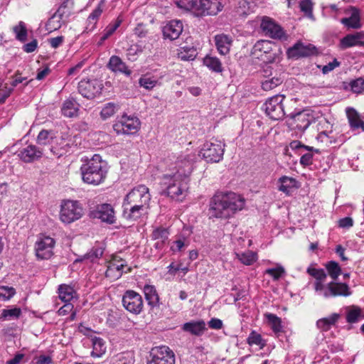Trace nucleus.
Wrapping results in <instances>:
<instances>
[{
	"mask_svg": "<svg viewBox=\"0 0 364 364\" xmlns=\"http://www.w3.org/2000/svg\"><path fill=\"white\" fill-rule=\"evenodd\" d=\"M16 291L13 287L0 286V300L7 301L14 296Z\"/></svg>",
	"mask_w": 364,
	"mask_h": 364,
	"instance_id": "nucleus-53",
	"label": "nucleus"
},
{
	"mask_svg": "<svg viewBox=\"0 0 364 364\" xmlns=\"http://www.w3.org/2000/svg\"><path fill=\"white\" fill-rule=\"evenodd\" d=\"M209 327L213 329H220L223 327V321L216 318H211L208 322Z\"/></svg>",
	"mask_w": 364,
	"mask_h": 364,
	"instance_id": "nucleus-64",
	"label": "nucleus"
},
{
	"mask_svg": "<svg viewBox=\"0 0 364 364\" xmlns=\"http://www.w3.org/2000/svg\"><path fill=\"white\" fill-rule=\"evenodd\" d=\"M265 317L267 318L271 328L275 333L282 331V325L280 318L273 314H266Z\"/></svg>",
	"mask_w": 364,
	"mask_h": 364,
	"instance_id": "nucleus-42",
	"label": "nucleus"
},
{
	"mask_svg": "<svg viewBox=\"0 0 364 364\" xmlns=\"http://www.w3.org/2000/svg\"><path fill=\"white\" fill-rule=\"evenodd\" d=\"M105 6V1L101 0L98 4L97 6L92 11L87 18L89 24H92L93 26L96 24L99 17L101 16Z\"/></svg>",
	"mask_w": 364,
	"mask_h": 364,
	"instance_id": "nucleus-44",
	"label": "nucleus"
},
{
	"mask_svg": "<svg viewBox=\"0 0 364 364\" xmlns=\"http://www.w3.org/2000/svg\"><path fill=\"white\" fill-rule=\"evenodd\" d=\"M117 110L118 106L114 103L109 102L102 109L100 115L103 119H107L113 116Z\"/></svg>",
	"mask_w": 364,
	"mask_h": 364,
	"instance_id": "nucleus-45",
	"label": "nucleus"
},
{
	"mask_svg": "<svg viewBox=\"0 0 364 364\" xmlns=\"http://www.w3.org/2000/svg\"><path fill=\"white\" fill-rule=\"evenodd\" d=\"M195 160L196 156L191 153L180 156L176 164V171L173 173L188 180Z\"/></svg>",
	"mask_w": 364,
	"mask_h": 364,
	"instance_id": "nucleus-19",
	"label": "nucleus"
},
{
	"mask_svg": "<svg viewBox=\"0 0 364 364\" xmlns=\"http://www.w3.org/2000/svg\"><path fill=\"white\" fill-rule=\"evenodd\" d=\"M62 114L66 117H74L77 115L78 107L75 102L66 100L61 108Z\"/></svg>",
	"mask_w": 364,
	"mask_h": 364,
	"instance_id": "nucleus-38",
	"label": "nucleus"
},
{
	"mask_svg": "<svg viewBox=\"0 0 364 364\" xmlns=\"http://www.w3.org/2000/svg\"><path fill=\"white\" fill-rule=\"evenodd\" d=\"M151 196L144 185L132 188L125 196L123 203V216L129 220H136L148 214Z\"/></svg>",
	"mask_w": 364,
	"mask_h": 364,
	"instance_id": "nucleus-1",
	"label": "nucleus"
},
{
	"mask_svg": "<svg viewBox=\"0 0 364 364\" xmlns=\"http://www.w3.org/2000/svg\"><path fill=\"white\" fill-rule=\"evenodd\" d=\"M94 217L100 219L103 222L112 224L115 222L114 211L109 204H101L97 207L94 212Z\"/></svg>",
	"mask_w": 364,
	"mask_h": 364,
	"instance_id": "nucleus-24",
	"label": "nucleus"
},
{
	"mask_svg": "<svg viewBox=\"0 0 364 364\" xmlns=\"http://www.w3.org/2000/svg\"><path fill=\"white\" fill-rule=\"evenodd\" d=\"M178 271H181L183 274H186L189 271V269L188 267H182L181 264H175L173 262L168 266V273L171 275H176Z\"/></svg>",
	"mask_w": 364,
	"mask_h": 364,
	"instance_id": "nucleus-58",
	"label": "nucleus"
},
{
	"mask_svg": "<svg viewBox=\"0 0 364 364\" xmlns=\"http://www.w3.org/2000/svg\"><path fill=\"white\" fill-rule=\"evenodd\" d=\"M340 65V63L336 60L334 59L332 62L328 63L327 65L323 66L322 68V72L323 74H326L333 70H334L336 68L338 67Z\"/></svg>",
	"mask_w": 364,
	"mask_h": 364,
	"instance_id": "nucleus-61",
	"label": "nucleus"
},
{
	"mask_svg": "<svg viewBox=\"0 0 364 364\" xmlns=\"http://www.w3.org/2000/svg\"><path fill=\"white\" fill-rule=\"evenodd\" d=\"M80 171L84 183L98 186L107 178L108 165L100 154H94L81 166Z\"/></svg>",
	"mask_w": 364,
	"mask_h": 364,
	"instance_id": "nucleus-4",
	"label": "nucleus"
},
{
	"mask_svg": "<svg viewBox=\"0 0 364 364\" xmlns=\"http://www.w3.org/2000/svg\"><path fill=\"white\" fill-rule=\"evenodd\" d=\"M326 269L329 276L333 279L336 280L338 276L341 274V269L338 264L336 262L331 261L329 262L326 265Z\"/></svg>",
	"mask_w": 364,
	"mask_h": 364,
	"instance_id": "nucleus-47",
	"label": "nucleus"
},
{
	"mask_svg": "<svg viewBox=\"0 0 364 364\" xmlns=\"http://www.w3.org/2000/svg\"><path fill=\"white\" fill-rule=\"evenodd\" d=\"M214 41L218 53L222 55H226L230 53L232 43L231 36L220 33L217 34L214 37Z\"/></svg>",
	"mask_w": 364,
	"mask_h": 364,
	"instance_id": "nucleus-26",
	"label": "nucleus"
},
{
	"mask_svg": "<svg viewBox=\"0 0 364 364\" xmlns=\"http://www.w3.org/2000/svg\"><path fill=\"white\" fill-rule=\"evenodd\" d=\"M92 351L91 355L95 358H100L106 352L105 342L101 338L94 337L92 338Z\"/></svg>",
	"mask_w": 364,
	"mask_h": 364,
	"instance_id": "nucleus-36",
	"label": "nucleus"
},
{
	"mask_svg": "<svg viewBox=\"0 0 364 364\" xmlns=\"http://www.w3.org/2000/svg\"><path fill=\"white\" fill-rule=\"evenodd\" d=\"M14 32L16 38L20 41H25L27 37V30L23 22L20 21L18 25L14 27Z\"/></svg>",
	"mask_w": 364,
	"mask_h": 364,
	"instance_id": "nucleus-49",
	"label": "nucleus"
},
{
	"mask_svg": "<svg viewBox=\"0 0 364 364\" xmlns=\"http://www.w3.org/2000/svg\"><path fill=\"white\" fill-rule=\"evenodd\" d=\"M354 46H364V32H356L348 34L340 41L341 49H346Z\"/></svg>",
	"mask_w": 364,
	"mask_h": 364,
	"instance_id": "nucleus-22",
	"label": "nucleus"
},
{
	"mask_svg": "<svg viewBox=\"0 0 364 364\" xmlns=\"http://www.w3.org/2000/svg\"><path fill=\"white\" fill-rule=\"evenodd\" d=\"M316 49L313 45L298 42L287 50V55L289 58L297 59L310 56L316 53Z\"/></svg>",
	"mask_w": 364,
	"mask_h": 364,
	"instance_id": "nucleus-21",
	"label": "nucleus"
},
{
	"mask_svg": "<svg viewBox=\"0 0 364 364\" xmlns=\"http://www.w3.org/2000/svg\"><path fill=\"white\" fill-rule=\"evenodd\" d=\"M247 342L250 346H257L260 349H262L266 346L265 341L262 338V336L256 332L252 331L247 338Z\"/></svg>",
	"mask_w": 364,
	"mask_h": 364,
	"instance_id": "nucleus-43",
	"label": "nucleus"
},
{
	"mask_svg": "<svg viewBox=\"0 0 364 364\" xmlns=\"http://www.w3.org/2000/svg\"><path fill=\"white\" fill-rule=\"evenodd\" d=\"M58 294L60 299L65 303H70L72 299L77 297V293L74 287L65 284L59 285Z\"/></svg>",
	"mask_w": 364,
	"mask_h": 364,
	"instance_id": "nucleus-31",
	"label": "nucleus"
},
{
	"mask_svg": "<svg viewBox=\"0 0 364 364\" xmlns=\"http://www.w3.org/2000/svg\"><path fill=\"white\" fill-rule=\"evenodd\" d=\"M146 364H175V355L168 347H155L151 350Z\"/></svg>",
	"mask_w": 364,
	"mask_h": 364,
	"instance_id": "nucleus-12",
	"label": "nucleus"
},
{
	"mask_svg": "<svg viewBox=\"0 0 364 364\" xmlns=\"http://www.w3.org/2000/svg\"><path fill=\"white\" fill-rule=\"evenodd\" d=\"M122 22V19L120 18V16H119L114 23L108 25L105 29L101 41H104L106 39H107L111 35H112L114 33V31L117 29V28L120 26Z\"/></svg>",
	"mask_w": 364,
	"mask_h": 364,
	"instance_id": "nucleus-46",
	"label": "nucleus"
},
{
	"mask_svg": "<svg viewBox=\"0 0 364 364\" xmlns=\"http://www.w3.org/2000/svg\"><path fill=\"white\" fill-rule=\"evenodd\" d=\"M235 257L244 265L250 266L257 262L258 256L257 252L246 250L245 252H235Z\"/></svg>",
	"mask_w": 364,
	"mask_h": 364,
	"instance_id": "nucleus-33",
	"label": "nucleus"
},
{
	"mask_svg": "<svg viewBox=\"0 0 364 364\" xmlns=\"http://www.w3.org/2000/svg\"><path fill=\"white\" fill-rule=\"evenodd\" d=\"M282 82V78L274 77L267 79L262 82V88L265 91H269L277 87Z\"/></svg>",
	"mask_w": 364,
	"mask_h": 364,
	"instance_id": "nucleus-48",
	"label": "nucleus"
},
{
	"mask_svg": "<svg viewBox=\"0 0 364 364\" xmlns=\"http://www.w3.org/2000/svg\"><path fill=\"white\" fill-rule=\"evenodd\" d=\"M144 293L149 305L154 306L158 304L159 296L154 286L145 285L144 287Z\"/></svg>",
	"mask_w": 364,
	"mask_h": 364,
	"instance_id": "nucleus-40",
	"label": "nucleus"
},
{
	"mask_svg": "<svg viewBox=\"0 0 364 364\" xmlns=\"http://www.w3.org/2000/svg\"><path fill=\"white\" fill-rule=\"evenodd\" d=\"M13 89L9 87L7 84L0 82V104L4 103L7 97L12 92Z\"/></svg>",
	"mask_w": 364,
	"mask_h": 364,
	"instance_id": "nucleus-55",
	"label": "nucleus"
},
{
	"mask_svg": "<svg viewBox=\"0 0 364 364\" xmlns=\"http://www.w3.org/2000/svg\"><path fill=\"white\" fill-rule=\"evenodd\" d=\"M265 273L270 275L274 280H277L285 273V270L282 266H278L276 268L266 269Z\"/></svg>",
	"mask_w": 364,
	"mask_h": 364,
	"instance_id": "nucleus-56",
	"label": "nucleus"
},
{
	"mask_svg": "<svg viewBox=\"0 0 364 364\" xmlns=\"http://www.w3.org/2000/svg\"><path fill=\"white\" fill-rule=\"evenodd\" d=\"M176 5L195 16H215L223 9L220 0H180Z\"/></svg>",
	"mask_w": 364,
	"mask_h": 364,
	"instance_id": "nucleus-5",
	"label": "nucleus"
},
{
	"mask_svg": "<svg viewBox=\"0 0 364 364\" xmlns=\"http://www.w3.org/2000/svg\"><path fill=\"white\" fill-rule=\"evenodd\" d=\"M73 2L71 0L63 1L56 12L48 19L46 29L48 32H53L59 29L65 20L70 16L72 13Z\"/></svg>",
	"mask_w": 364,
	"mask_h": 364,
	"instance_id": "nucleus-10",
	"label": "nucleus"
},
{
	"mask_svg": "<svg viewBox=\"0 0 364 364\" xmlns=\"http://www.w3.org/2000/svg\"><path fill=\"white\" fill-rule=\"evenodd\" d=\"M260 28L264 35L271 38L279 41H286L288 38L282 26L269 17L264 16L262 18Z\"/></svg>",
	"mask_w": 364,
	"mask_h": 364,
	"instance_id": "nucleus-13",
	"label": "nucleus"
},
{
	"mask_svg": "<svg viewBox=\"0 0 364 364\" xmlns=\"http://www.w3.org/2000/svg\"><path fill=\"white\" fill-rule=\"evenodd\" d=\"M74 306L70 303H66L62 307H60L58 311V314L59 316H66L73 311Z\"/></svg>",
	"mask_w": 364,
	"mask_h": 364,
	"instance_id": "nucleus-62",
	"label": "nucleus"
},
{
	"mask_svg": "<svg viewBox=\"0 0 364 364\" xmlns=\"http://www.w3.org/2000/svg\"><path fill=\"white\" fill-rule=\"evenodd\" d=\"M346 112L351 129L364 131V122L361 120L359 113L352 107L347 108Z\"/></svg>",
	"mask_w": 364,
	"mask_h": 364,
	"instance_id": "nucleus-30",
	"label": "nucleus"
},
{
	"mask_svg": "<svg viewBox=\"0 0 364 364\" xmlns=\"http://www.w3.org/2000/svg\"><path fill=\"white\" fill-rule=\"evenodd\" d=\"M225 144L217 139L205 142L200 153L207 162L218 163L223 158Z\"/></svg>",
	"mask_w": 364,
	"mask_h": 364,
	"instance_id": "nucleus-9",
	"label": "nucleus"
},
{
	"mask_svg": "<svg viewBox=\"0 0 364 364\" xmlns=\"http://www.w3.org/2000/svg\"><path fill=\"white\" fill-rule=\"evenodd\" d=\"M146 33L147 31L145 28V26L141 23L138 24L137 26L134 28V34L139 38L146 36Z\"/></svg>",
	"mask_w": 364,
	"mask_h": 364,
	"instance_id": "nucleus-63",
	"label": "nucleus"
},
{
	"mask_svg": "<svg viewBox=\"0 0 364 364\" xmlns=\"http://www.w3.org/2000/svg\"><path fill=\"white\" fill-rule=\"evenodd\" d=\"M339 317L340 315L338 314H332L328 317L319 319L317 321L316 325L321 330L326 331L329 330L332 326L336 324Z\"/></svg>",
	"mask_w": 364,
	"mask_h": 364,
	"instance_id": "nucleus-37",
	"label": "nucleus"
},
{
	"mask_svg": "<svg viewBox=\"0 0 364 364\" xmlns=\"http://www.w3.org/2000/svg\"><path fill=\"white\" fill-rule=\"evenodd\" d=\"M129 272H130V268L127 267L126 261L114 256L108 262L105 275L110 280L114 281L119 279L124 273Z\"/></svg>",
	"mask_w": 364,
	"mask_h": 364,
	"instance_id": "nucleus-16",
	"label": "nucleus"
},
{
	"mask_svg": "<svg viewBox=\"0 0 364 364\" xmlns=\"http://www.w3.org/2000/svg\"><path fill=\"white\" fill-rule=\"evenodd\" d=\"M183 31V23L181 21L173 20L166 23L163 28L164 38L171 41L177 39Z\"/></svg>",
	"mask_w": 364,
	"mask_h": 364,
	"instance_id": "nucleus-23",
	"label": "nucleus"
},
{
	"mask_svg": "<svg viewBox=\"0 0 364 364\" xmlns=\"http://www.w3.org/2000/svg\"><path fill=\"white\" fill-rule=\"evenodd\" d=\"M354 222L352 218L346 217L338 221V225L341 228L349 229L353 226Z\"/></svg>",
	"mask_w": 364,
	"mask_h": 364,
	"instance_id": "nucleus-59",
	"label": "nucleus"
},
{
	"mask_svg": "<svg viewBox=\"0 0 364 364\" xmlns=\"http://www.w3.org/2000/svg\"><path fill=\"white\" fill-rule=\"evenodd\" d=\"M55 240L46 235H41L35 243L36 256L39 259H48L53 255Z\"/></svg>",
	"mask_w": 364,
	"mask_h": 364,
	"instance_id": "nucleus-15",
	"label": "nucleus"
},
{
	"mask_svg": "<svg viewBox=\"0 0 364 364\" xmlns=\"http://www.w3.org/2000/svg\"><path fill=\"white\" fill-rule=\"evenodd\" d=\"M141 127L139 119L134 116L123 114L113 124V129L117 135L136 134Z\"/></svg>",
	"mask_w": 364,
	"mask_h": 364,
	"instance_id": "nucleus-11",
	"label": "nucleus"
},
{
	"mask_svg": "<svg viewBox=\"0 0 364 364\" xmlns=\"http://www.w3.org/2000/svg\"><path fill=\"white\" fill-rule=\"evenodd\" d=\"M186 246L185 239H179L173 242L171 250L173 252H177L181 251Z\"/></svg>",
	"mask_w": 364,
	"mask_h": 364,
	"instance_id": "nucleus-60",
	"label": "nucleus"
},
{
	"mask_svg": "<svg viewBox=\"0 0 364 364\" xmlns=\"http://www.w3.org/2000/svg\"><path fill=\"white\" fill-rule=\"evenodd\" d=\"M300 9L305 15L310 18H314L313 15V3L311 0H302L299 4Z\"/></svg>",
	"mask_w": 364,
	"mask_h": 364,
	"instance_id": "nucleus-51",
	"label": "nucleus"
},
{
	"mask_svg": "<svg viewBox=\"0 0 364 364\" xmlns=\"http://www.w3.org/2000/svg\"><path fill=\"white\" fill-rule=\"evenodd\" d=\"M182 329L192 335L200 336L206 330L205 323L203 320L192 321L185 323L182 326Z\"/></svg>",
	"mask_w": 364,
	"mask_h": 364,
	"instance_id": "nucleus-29",
	"label": "nucleus"
},
{
	"mask_svg": "<svg viewBox=\"0 0 364 364\" xmlns=\"http://www.w3.org/2000/svg\"><path fill=\"white\" fill-rule=\"evenodd\" d=\"M42 151L34 145H28L18 154V157L25 163H31L41 158Z\"/></svg>",
	"mask_w": 364,
	"mask_h": 364,
	"instance_id": "nucleus-25",
	"label": "nucleus"
},
{
	"mask_svg": "<svg viewBox=\"0 0 364 364\" xmlns=\"http://www.w3.org/2000/svg\"><path fill=\"white\" fill-rule=\"evenodd\" d=\"M361 316V310L360 308L353 307L350 309L346 316V320L348 323H355L359 320Z\"/></svg>",
	"mask_w": 364,
	"mask_h": 364,
	"instance_id": "nucleus-54",
	"label": "nucleus"
},
{
	"mask_svg": "<svg viewBox=\"0 0 364 364\" xmlns=\"http://www.w3.org/2000/svg\"><path fill=\"white\" fill-rule=\"evenodd\" d=\"M204 65L210 70L215 73H221L223 71V66L220 60L216 58L207 55L203 59Z\"/></svg>",
	"mask_w": 364,
	"mask_h": 364,
	"instance_id": "nucleus-41",
	"label": "nucleus"
},
{
	"mask_svg": "<svg viewBox=\"0 0 364 364\" xmlns=\"http://www.w3.org/2000/svg\"><path fill=\"white\" fill-rule=\"evenodd\" d=\"M83 215L84 210L79 201L70 199L61 200L58 218L62 223L71 224L82 218Z\"/></svg>",
	"mask_w": 364,
	"mask_h": 364,
	"instance_id": "nucleus-7",
	"label": "nucleus"
},
{
	"mask_svg": "<svg viewBox=\"0 0 364 364\" xmlns=\"http://www.w3.org/2000/svg\"><path fill=\"white\" fill-rule=\"evenodd\" d=\"M107 67L109 70L114 73H124L126 75H130L132 72L126 65L125 63L117 55H112L109 58Z\"/></svg>",
	"mask_w": 364,
	"mask_h": 364,
	"instance_id": "nucleus-27",
	"label": "nucleus"
},
{
	"mask_svg": "<svg viewBox=\"0 0 364 364\" xmlns=\"http://www.w3.org/2000/svg\"><path fill=\"white\" fill-rule=\"evenodd\" d=\"M53 138V134L47 130H42L38 135L37 143L40 145L50 144Z\"/></svg>",
	"mask_w": 364,
	"mask_h": 364,
	"instance_id": "nucleus-52",
	"label": "nucleus"
},
{
	"mask_svg": "<svg viewBox=\"0 0 364 364\" xmlns=\"http://www.w3.org/2000/svg\"><path fill=\"white\" fill-rule=\"evenodd\" d=\"M284 96L282 95H274L269 98L264 104L265 113L271 119L279 120L284 116V107L282 102Z\"/></svg>",
	"mask_w": 364,
	"mask_h": 364,
	"instance_id": "nucleus-14",
	"label": "nucleus"
},
{
	"mask_svg": "<svg viewBox=\"0 0 364 364\" xmlns=\"http://www.w3.org/2000/svg\"><path fill=\"white\" fill-rule=\"evenodd\" d=\"M122 304L128 311L134 314H139L144 306L141 296L133 290H128L124 293Z\"/></svg>",
	"mask_w": 364,
	"mask_h": 364,
	"instance_id": "nucleus-17",
	"label": "nucleus"
},
{
	"mask_svg": "<svg viewBox=\"0 0 364 364\" xmlns=\"http://www.w3.org/2000/svg\"><path fill=\"white\" fill-rule=\"evenodd\" d=\"M21 314V309L16 307L10 309H3L1 318L4 319L17 318L20 316Z\"/></svg>",
	"mask_w": 364,
	"mask_h": 364,
	"instance_id": "nucleus-50",
	"label": "nucleus"
},
{
	"mask_svg": "<svg viewBox=\"0 0 364 364\" xmlns=\"http://www.w3.org/2000/svg\"><path fill=\"white\" fill-rule=\"evenodd\" d=\"M168 230L164 228H156L152 232V239L156 240L155 247L161 249L164 247L168 237Z\"/></svg>",
	"mask_w": 364,
	"mask_h": 364,
	"instance_id": "nucleus-34",
	"label": "nucleus"
},
{
	"mask_svg": "<svg viewBox=\"0 0 364 364\" xmlns=\"http://www.w3.org/2000/svg\"><path fill=\"white\" fill-rule=\"evenodd\" d=\"M139 84L144 89L150 90L154 89L159 84V82L154 76L150 74H145L139 79Z\"/></svg>",
	"mask_w": 364,
	"mask_h": 364,
	"instance_id": "nucleus-39",
	"label": "nucleus"
},
{
	"mask_svg": "<svg viewBox=\"0 0 364 364\" xmlns=\"http://www.w3.org/2000/svg\"><path fill=\"white\" fill-rule=\"evenodd\" d=\"M351 90L357 94L364 92V79L358 78L350 83Z\"/></svg>",
	"mask_w": 364,
	"mask_h": 364,
	"instance_id": "nucleus-57",
	"label": "nucleus"
},
{
	"mask_svg": "<svg viewBox=\"0 0 364 364\" xmlns=\"http://www.w3.org/2000/svg\"><path fill=\"white\" fill-rule=\"evenodd\" d=\"M307 272L315 279L314 286L318 295L329 298L351 294L348 285L345 283L331 282L327 284V275L323 269L308 268Z\"/></svg>",
	"mask_w": 364,
	"mask_h": 364,
	"instance_id": "nucleus-3",
	"label": "nucleus"
},
{
	"mask_svg": "<svg viewBox=\"0 0 364 364\" xmlns=\"http://www.w3.org/2000/svg\"><path fill=\"white\" fill-rule=\"evenodd\" d=\"M278 183V190L286 195H289L291 189L298 188V183L296 180L294 178L286 176L279 178Z\"/></svg>",
	"mask_w": 364,
	"mask_h": 364,
	"instance_id": "nucleus-32",
	"label": "nucleus"
},
{
	"mask_svg": "<svg viewBox=\"0 0 364 364\" xmlns=\"http://www.w3.org/2000/svg\"><path fill=\"white\" fill-rule=\"evenodd\" d=\"M245 205V198L239 194L233 192L218 193L210 200L209 215L213 218L227 219L242 210Z\"/></svg>",
	"mask_w": 364,
	"mask_h": 364,
	"instance_id": "nucleus-2",
	"label": "nucleus"
},
{
	"mask_svg": "<svg viewBox=\"0 0 364 364\" xmlns=\"http://www.w3.org/2000/svg\"><path fill=\"white\" fill-rule=\"evenodd\" d=\"M161 185L164 193L176 200H183L189 188L188 180L173 173L164 175Z\"/></svg>",
	"mask_w": 364,
	"mask_h": 364,
	"instance_id": "nucleus-6",
	"label": "nucleus"
},
{
	"mask_svg": "<svg viewBox=\"0 0 364 364\" xmlns=\"http://www.w3.org/2000/svg\"><path fill=\"white\" fill-rule=\"evenodd\" d=\"M197 55L196 49L193 46H185L177 50V56L184 61L193 60Z\"/></svg>",
	"mask_w": 364,
	"mask_h": 364,
	"instance_id": "nucleus-35",
	"label": "nucleus"
},
{
	"mask_svg": "<svg viewBox=\"0 0 364 364\" xmlns=\"http://www.w3.org/2000/svg\"><path fill=\"white\" fill-rule=\"evenodd\" d=\"M102 83L97 80H82L78 84V91L87 99H92L100 94Z\"/></svg>",
	"mask_w": 364,
	"mask_h": 364,
	"instance_id": "nucleus-18",
	"label": "nucleus"
},
{
	"mask_svg": "<svg viewBox=\"0 0 364 364\" xmlns=\"http://www.w3.org/2000/svg\"><path fill=\"white\" fill-rule=\"evenodd\" d=\"M252 54L265 63H271L279 58L281 49L273 42L267 40L257 41L252 48Z\"/></svg>",
	"mask_w": 364,
	"mask_h": 364,
	"instance_id": "nucleus-8",
	"label": "nucleus"
},
{
	"mask_svg": "<svg viewBox=\"0 0 364 364\" xmlns=\"http://www.w3.org/2000/svg\"><path fill=\"white\" fill-rule=\"evenodd\" d=\"M341 23L348 28L358 29L361 28L360 11L355 7L351 8V14L348 18H343Z\"/></svg>",
	"mask_w": 364,
	"mask_h": 364,
	"instance_id": "nucleus-28",
	"label": "nucleus"
},
{
	"mask_svg": "<svg viewBox=\"0 0 364 364\" xmlns=\"http://www.w3.org/2000/svg\"><path fill=\"white\" fill-rule=\"evenodd\" d=\"M314 120V117L309 110H303L291 117L289 125L293 129L303 132L309 127Z\"/></svg>",
	"mask_w": 364,
	"mask_h": 364,
	"instance_id": "nucleus-20",
	"label": "nucleus"
}]
</instances>
